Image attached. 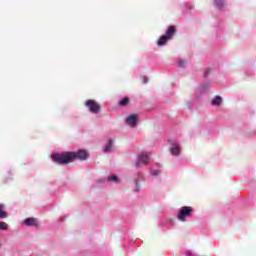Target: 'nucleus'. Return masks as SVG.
<instances>
[{
  "label": "nucleus",
  "instance_id": "1",
  "mask_svg": "<svg viewBox=\"0 0 256 256\" xmlns=\"http://www.w3.org/2000/svg\"><path fill=\"white\" fill-rule=\"evenodd\" d=\"M52 159L55 163L59 165H69V163H73L75 159H81L82 161L87 160L89 157V153L85 150H78L77 152H64L62 154H53Z\"/></svg>",
  "mask_w": 256,
  "mask_h": 256
},
{
  "label": "nucleus",
  "instance_id": "2",
  "mask_svg": "<svg viewBox=\"0 0 256 256\" xmlns=\"http://www.w3.org/2000/svg\"><path fill=\"white\" fill-rule=\"evenodd\" d=\"M86 107H88L90 113H100L101 111V104L97 103L95 100H87L85 103Z\"/></svg>",
  "mask_w": 256,
  "mask_h": 256
},
{
  "label": "nucleus",
  "instance_id": "3",
  "mask_svg": "<svg viewBox=\"0 0 256 256\" xmlns=\"http://www.w3.org/2000/svg\"><path fill=\"white\" fill-rule=\"evenodd\" d=\"M193 213V208L191 206H183L178 213L179 221H185L189 215Z\"/></svg>",
  "mask_w": 256,
  "mask_h": 256
},
{
  "label": "nucleus",
  "instance_id": "4",
  "mask_svg": "<svg viewBox=\"0 0 256 256\" xmlns=\"http://www.w3.org/2000/svg\"><path fill=\"white\" fill-rule=\"evenodd\" d=\"M149 153L142 152L138 155V161L136 162V167H141V165H149Z\"/></svg>",
  "mask_w": 256,
  "mask_h": 256
},
{
  "label": "nucleus",
  "instance_id": "5",
  "mask_svg": "<svg viewBox=\"0 0 256 256\" xmlns=\"http://www.w3.org/2000/svg\"><path fill=\"white\" fill-rule=\"evenodd\" d=\"M170 153L174 156H179L181 153V145L179 143H173L170 147Z\"/></svg>",
  "mask_w": 256,
  "mask_h": 256
},
{
  "label": "nucleus",
  "instance_id": "6",
  "mask_svg": "<svg viewBox=\"0 0 256 256\" xmlns=\"http://www.w3.org/2000/svg\"><path fill=\"white\" fill-rule=\"evenodd\" d=\"M126 123L130 125V127H135L137 125V115L132 114L126 118Z\"/></svg>",
  "mask_w": 256,
  "mask_h": 256
},
{
  "label": "nucleus",
  "instance_id": "7",
  "mask_svg": "<svg viewBox=\"0 0 256 256\" xmlns=\"http://www.w3.org/2000/svg\"><path fill=\"white\" fill-rule=\"evenodd\" d=\"M175 33H177V29L175 28V26H170V27H168L165 36L171 41V39H173V35H175Z\"/></svg>",
  "mask_w": 256,
  "mask_h": 256
},
{
  "label": "nucleus",
  "instance_id": "8",
  "mask_svg": "<svg viewBox=\"0 0 256 256\" xmlns=\"http://www.w3.org/2000/svg\"><path fill=\"white\" fill-rule=\"evenodd\" d=\"M24 225L37 227V219L35 218H26L23 222Z\"/></svg>",
  "mask_w": 256,
  "mask_h": 256
},
{
  "label": "nucleus",
  "instance_id": "9",
  "mask_svg": "<svg viewBox=\"0 0 256 256\" xmlns=\"http://www.w3.org/2000/svg\"><path fill=\"white\" fill-rule=\"evenodd\" d=\"M130 102H131V99H129V97H125L118 102V105L119 107H127Z\"/></svg>",
  "mask_w": 256,
  "mask_h": 256
},
{
  "label": "nucleus",
  "instance_id": "10",
  "mask_svg": "<svg viewBox=\"0 0 256 256\" xmlns=\"http://www.w3.org/2000/svg\"><path fill=\"white\" fill-rule=\"evenodd\" d=\"M167 41H170L165 35L161 36L159 40L157 41L158 47H163Z\"/></svg>",
  "mask_w": 256,
  "mask_h": 256
},
{
  "label": "nucleus",
  "instance_id": "11",
  "mask_svg": "<svg viewBox=\"0 0 256 256\" xmlns=\"http://www.w3.org/2000/svg\"><path fill=\"white\" fill-rule=\"evenodd\" d=\"M0 219H7V211H5L4 204H0Z\"/></svg>",
  "mask_w": 256,
  "mask_h": 256
},
{
  "label": "nucleus",
  "instance_id": "12",
  "mask_svg": "<svg viewBox=\"0 0 256 256\" xmlns=\"http://www.w3.org/2000/svg\"><path fill=\"white\" fill-rule=\"evenodd\" d=\"M214 5H216L218 9H223V7H225V0H214Z\"/></svg>",
  "mask_w": 256,
  "mask_h": 256
},
{
  "label": "nucleus",
  "instance_id": "13",
  "mask_svg": "<svg viewBox=\"0 0 256 256\" xmlns=\"http://www.w3.org/2000/svg\"><path fill=\"white\" fill-rule=\"evenodd\" d=\"M222 99L220 96H216L213 100H212V105H215L216 107H219V105H221L222 103Z\"/></svg>",
  "mask_w": 256,
  "mask_h": 256
},
{
  "label": "nucleus",
  "instance_id": "14",
  "mask_svg": "<svg viewBox=\"0 0 256 256\" xmlns=\"http://www.w3.org/2000/svg\"><path fill=\"white\" fill-rule=\"evenodd\" d=\"M112 148H113V140L110 139L107 145L104 147V152L109 153V151H111Z\"/></svg>",
  "mask_w": 256,
  "mask_h": 256
},
{
  "label": "nucleus",
  "instance_id": "15",
  "mask_svg": "<svg viewBox=\"0 0 256 256\" xmlns=\"http://www.w3.org/2000/svg\"><path fill=\"white\" fill-rule=\"evenodd\" d=\"M9 229V225L5 222H0V231H7Z\"/></svg>",
  "mask_w": 256,
  "mask_h": 256
},
{
  "label": "nucleus",
  "instance_id": "16",
  "mask_svg": "<svg viewBox=\"0 0 256 256\" xmlns=\"http://www.w3.org/2000/svg\"><path fill=\"white\" fill-rule=\"evenodd\" d=\"M150 173L153 177H157V175H161V170H151Z\"/></svg>",
  "mask_w": 256,
  "mask_h": 256
},
{
  "label": "nucleus",
  "instance_id": "17",
  "mask_svg": "<svg viewBox=\"0 0 256 256\" xmlns=\"http://www.w3.org/2000/svg\"><path fill=\"white\" fill-rule=\"evenodd\" d=\"M108 181H115L116 183H118L119 182V178L117 176L113 175V176L108 178Z\"/></svg>",
  "mask_w": 256,
  "mask_h": 256
},
{
  "label": "nucleus",
  "instance_id": "18",
  "mask_svg": "<svg viewBox=\"0 0 256 256\" xmlns=\"http://www.w3.org/2000/svg\"><path fill=\"white\" fill-rule=\"evenodd\" d=\"M142 83H149V78H147V76H143Z\"/></svg>",
  "mask_w": 256,
  "mask_h": 256
},
{
  "label": "nucleus",
  "instance_id": "19",
  "mask_svg": "<svg viewBox=\"0 0 256 256\" xmlns=\"http://www.w3.org/2000/svg\"><path fill=\"white\" fill-rule=\"evenodd\" d=\"M179 67H185V62L183 60L179 61Z\"/></svg>",
  "mask_w": 256,
  "mask_h": 256
}]
</instances>
